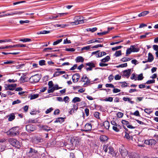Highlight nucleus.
I'll use <instances>...</instances> for the list:
<instances>
[{
    "instance_id": "f257e3e1",
    "label": "nucleus",
    "mask_w": 158,
    "mask_h": 158,
    "mask_svg": "<svg viewBox=\"0 0 158 158\" xmlns=\"http://www.w3.org/2000/svg\"><path fill=\"white\" fill-rule=\"evenodd\" d=\"M19 128L15 127L11 128L7 132V135L11 136H14L19 134Z\"/></svg>"
},
{
    "instance_id": "f03ea898",
    "label": "nucleus",
    "mask_w": 158,
    "mask_h": 158,
    "mask_svg": "<svg viewBox=\"0 0 158 158\" xmlns=\"http://www.w3.org/2000/svg\"><path fill=\"white\" fill-rule=\"evenodd\" d=\"M9 142L12 145L18 148H19L21 147L20 143L16 139L10 138L9 139Z\"/></svg>"
},
{
    "instance_id": "7ed1b4c3",
    "label": "nucleus",
    "mask_w": 158,
    "mask_h": 158,
    "mask_svg": "<svg viewBox=\"0 0 158 158\" xmlns=\"http://www.w3.org/2000/svg\"><path fill=\"white\" fill-rule=\"evenodd\" d=\"M37 153V150L31 148L29 149V151L27 153V155L30 157H33L35 158Z\"/></svg>"
},
{
    "instance_id": "20e7f679",
    "label": "nucleus",
    "mask_w": 158,
    "mask_h": 158,
    "mask_svg": "<svg viewBox=\"0 0 158 158\" xmlns=\"http://www.w3.org/2000/svg\"><path fill=\"white\" fill-rule=\"evenodd\" d=\"M119 151L120 154L123 157H125L128 154V152L125 148L122 146L120 147L119 149Z\"/></svg>"
},
{
    "instance_id": "39448f33",
    "label": "nucleus",
    "mask_w": 158,
    "mask_h": 158,
    "mask_svg": "<svg viewBox=\"0 0 158 158\" xmlns=\"http://www.w3.org/2000/svg\"><path fill=\"white\" fill-rule=\"evenodd\" d=\"M16 86L17 84H16L6 85L5 86V88L6 90H13L15 89Z\"/></svg>"
},
{
    "instance_id": "423d86ee",
    "label": "nucleus",
    "mask_w": 158,
    "mask_h": 158,
    "mask_svg": "<svg viewBox=\"0 0 158 158\" xmlns=\"http://www.w3.org/2000/svg\"><path fill=\"white\" fill-rule=\"evenodd\" d=\"M26 129L27 131L31 132L35 131L36 129V127L35 126L30 124L26 125Z\"/></svg>"
},
{
    "instance_id": "0eeeda50",
    "label": "nucleus",
    "mask_w": 158,
    "mask_h": 158,
    "mask_svg": "<svg viewBox=\"0 0 158 158\" xmlns=\"http://www.w3.org/2000/svg\"><path fill=\"white\" fill-rule=\"evenodd\" d=\"M81 81L85 82L84 84V85L85 86H87L90 83L89 80L88 79L87 77L85 75H84L81 78Z\"/></svg>"
},
{
    "instance_id": "6e6552de",
    "label": "nucleus",
    "mask_w": 158,
    "mask_h": 158,
    "mask_svg": "<svg viewBox=\"0 0 158 158\" xmlns=\"http://www.w3.org/2000/svg\"><path fill=\"white\" fill-rule=\"evenodd\" d=\"M156 143L155 140L153 139L145 140L144 143L149 145H155Z\"/></svg>"
},
{
    "instance_id": "1a4fd4ad",
    "label": "nucleus",
    "mask_w": 158,
    "mask_h": 158,
    "mask_svg": "<svg viewBox=\"0 0 158 158\" xmlns=\"http://www.w3.org/2000/svg\"><path fill=\"white\" fill-rule=\"evenodd\" d=\"M40 79V76L39 74H36L32 76L30 78V80L32 82H37L39 81Z\"/></svg>"
},
{
    "instance_id": "9d476101",
    "label": "nucleus",
    "mask_w": 158,
    "mask_h": 158,
    "mask_svg": "<svg viewBox=\"0 0 158 158\" xmlns=\"http://www.w3.org/2000/svg\"><path fill=\"white\" fill-rule=\"evenodd\" d=\"M86 65L89 66V67L86 69L87 71H91L92 69V68L95 67V65L94 63L91 62L88 63L86 64Z\"/></svg>"
},
{
    "instance_id": "9b49d317",
    "label": "nucleus",
    "mask_w": 158,
    "mask_h": 158,
    "mask_svg": "<svg viewBox=\"0 0 158 158\" xmlns=\"http://www.w3.org/2000/svg\"><path fill=\"white\" fill-rule=\"evenodd\" d=\"M125 135L124 137L128 140H132L134 137L135 136V135H132L131 134V133H128L127 132H125Z\"/></svg>"
},
{
    "instance_id": "f8f14e48",
    "label": "nucleus",
    "mask_w": 158,
    "mask_h": 158,
    "mask_svg": "<svg viewBox=\"0 0 158 158\" xmlns=\"http://www.w3.org/2000/svg\"><path fill=\"white\" fill-rule=\"evenodd\" d=\"M80 77V76L78 73H76L74 74L72 77L73 82L74 83L77 82L78 81Z\"/></svg>"
},
{
    "instance_id": "ddd939ff",
    "label": "nucleus",
    "mask_w": 158,
    "mask_h": 158,
    "mask_svg": "<svg viewBox=\"0 0 158 158\" xmlns=\"http://www.w3.org/2000/svg\"><path fill=\"white\" fill-rule=\"evenodd\" d=\"M92 129V125L90 123H86L85 126V129L83 131L85 132L90 131Z\"/></svg>"
},
{
    "instance_id": "4468645a",
    "label": "nucleus",
    "mask_w": 158,
    "mask_h": 158,
    "mask_svg": "<svg viewBox=\"0 0 158 158\" xmlns=\"http://www.w3.org/2000/svg\"><path fill=\"white\" fill-rule=\"evenodd\" d=\"M131 71V69H128V70H125L123 71V75L124 76L128 78L130 75Z\"/></svg>"
},
{
    "instance_id": "2eb2a0df",
    "label": "nucleus",
    "mask_w": 158,
    "mask_h": 158,
    "mask_svg": "<svg viewBox=\"0 0 158 158\" xmlns=\"http://www.w3.org/2000/svg\"><path fill=\"white\" fill-rule=\"evenodd\" d=\"M129 158H140L139 154L134 153H132L128 154Z\"/></svg>"
},
{
    "instance_id": "dca6fc26",
    "label": "nucleus",
    "mask_w": 158,
    "mask_h": 158,
    "mask_svg": "<svg viewBox=\"0 0 158 158\" xmlns=\"http://www.w3.org/2000/svg\"><path fill=\"white\" fill-rule=\"evenodd\" d=\"M77 63L83 62L84 60V58L81 56H78L77 57L75 60Z\"/></svg>"
},
{
    "instance_id": "f3484780",
    "label": "nucleus",
    "mask_w": 158,
    "mask_h": 158,
    "mask_svg": "<svg viewBox=\"0 0 158 158\" xmlns=\"http://www.w3.org/2000/svg\"><path fill=\"white\" fill-rule=\"evenodd\" d=\"M130 47L132 52H137L139 50V49L138 48L136 47L135 45H131L130 46Z\"/></svg>"
},
{
    "instance_id": "a211bd4d",
    "label": "nucleus",
    "mask_w": 158,
    "mask_h": 158,
    "mask_svg": "<svg viewBox=\"0 0 158 158\" xmlns=\"http://www.w3.org/2000/svg\"><path fill=\"white\" fill-rule=\"evenodd\" d=\"M108 152L112 155L113 156H115L116 155L114 151V150L113 148L111 146H109V151Z\"/></svg>"
},
{
    "instance_id": "6ab92c4d",
    "label": "nucleus",
    "mask_w": 158,
    "mask_h": 158,
    "mask_svg": "<svg viewBox=\"0 0 158 158\" xmlns=\"http://www.w3.org/2000/svg\"><path fill=\"white\" fill-rule=\"evenodd\" d=\"M8 117V120L9 121H12L15 119V117L14 114L13 113L11 114Z\"/></svg>"
},
{
    "instance_id": "aec40b11",
    "label": "nucleus",
    "mask_w": 158,
    "mask_h": 158,
    "mask_svg": "<svg viewBox=\"0 0 158 158\" xmlns=\"http://www.w3.org/2000/svg\"><path fill=\"white\" fill-rule=\"evenodd\" d=\"M106 53L105 52H100L99 51L98 53V54L96 55V56L97 57H100L106 55Z\"/></svg>"
},
{
    "instance_id": "412c9836",
    "label": "nucleus",
    "mask_w": 158,
    "mask_h": 158,
    "mask_svg": "<svg viewBox=\"0 0 158 158\" xmlns=\"http://www.w3.org/2000/svg\"><path fill=\"white\" fill-rule=\"evenodd\" d=\"M77 106H76L75 105H74L73 106V108L69 112L70 114H73L75 113V111L77 110Z\"/></svg>"
},
{
    "instance_id": "4be33fe9",
    "label": "nucleus",
    "mask_w": 158,
    "mask_h": 158,
    "mask_svg": "<svg viewBox=\"0 0 158 158\" xmlns=\"http://www.w3.org/2000/svg\"><path fill=\"white\" fill-rule=\"evenodd\" d=\"M103 125L106 129H108L110 127V123L107 121H106L103 122Z\"/></svg>"
},
{
    "instance_id": "5701e85b",
    "label": "nucleus",
    "mask_w": 158,
    "mask_h": 158,
    "mask_svg": "<svg viewBox=\"0 0 158 158\" xmlns=\"http://www.w3.org/2000/svg\"><path fill=\"white\" fill-rule=\"evenodd\" d=\"M100 139L101 141L105 142L107 141L108 138L105 135H102L100 136Z\"/></svg>"
},
{
    "instance_id": "b1692460",
    "label": "nucleus",
    "mask_w": 158,
    "mask_h": 158,
    "mask_svg": "<svg viewBox=\"0 0 158 158\" xmlns=\"http://www.w3.org/2000/svg\"><path fill=\"white\" fill-rule=\"evenodd\" d=\"M110 59V57L109 56H107L101 60V61L102 62L106 63L109 61Z\"/></svg>"
},
{
    "instance_id": "393cba45",
    "label": "nucleus",
    "mask_w": 158,
    "mask_h": 158,
    "mask_svg": "<svg viewBox=\"0 0 158 158\" xmlns=\"http://www.w3.org/2000/svg\"><path fill=\"white\" fill-rule=\"evenodd\" d=\"M41 128L44 130L46 131H48L52 129L50 127L46 125L42 126L41 127Z\"/></svg>"
},
{
    "instance_id": "a878e982",
    "label": "nucleus",
    "mask_w": 158,
    "mask_h": 158,
    "mask_svg": "<svg viewBox=\"0 0 158 158\" xmlns=\"http://www.w3.org/2000/svg\"><path fill=\"white\" fill-rule=\"evenodd\" d=\"M148 61L149 62H151L153 60V57L152 54L150 53H148Z\"/></svg>"
},
{
    "instance_id": "bb28decb",
    "label": "nucleus",
    "mask_w": 158,
    "mask_h": 158,
    "mask_svg": "<svg viewBox=\"0 0 158 158\" xmlns=\"http://www.w3.org/2000/svg\"><path fill=\"white\" fill-rule=\"evenodd\" d=\"M149 13V12L148 11H144L139 14L138 16L139 17L141 16H144L147 14Z\"/></svg>"
},
{
    "instance_id": "cd10ccee",
    "label": "nucleus",
    "mask_w": 158,
    "mask_h": 158,
    "mask_svg": "<svg viewBox=\"0 0 158 158\" xmlns=\"http://www.w3.org/2000/svg\"><path fill=\"white\" fill-rule=\"evenodd\" d=\"M50 31H45L44 30L38 32L37 34H47L50 33Z\"/></svg>"
},
{
    "instance_id": "c85d7f7f",
    "label": "nucleus",
    "mask_w": 158,
    "mask_h": 158,
    "mask_svg": "<svg viewBox=\"0 0 158 158\" xmlns=\"http://www.w3.org/2000/svg\"><path fill=\"white\" fill-rule=\"evenodd\" d=\"M22 13H23V12L21 11H15V12L10 13V16H12L18 14H22Z\"/></svg>"
},
{
    "instance_id": "c756f323",
    "label": "nucleus",
    "mask_w": 158,
    "mask_h": 158,
    "mask_svg": "<svg viewBox=\"0 0 158 158\" xmlns=\"http://www.w3.org/2000/svg\"><path fill=\"white\" fill-rule=\"evenodd\" d=\"M123 100L125 101H128L131 104H133L134 103V102L133 101L131 100V99L129 98L124 97L123 98Z\"/></svg>"
},
{
    "instance_id": "7c9ffc66",
    "label": "nucleus",
    "mask_w": 158,
    "mask_h": 158,
    "mask_svg": "<svg viewBox=\"0 0 158 158\" xmlns=\"http://www.w3.org/2000/svg\"><path fill=\"white\" fill-rule=\"evenodd\" d=\"M81 101V99L79 98L76 97L73 98V99L72 100V102L73 103H75L77 102H80Z\"/></svg>"
},
{
    "instance_id": "2f4dec72",
    "label": "nucleus",
    "mask_w": 158,
    "mask_h": 158,
    "mask_svg": "<svg viewBox=\"0 0 158 158\" xmlns=\"http://www.w3.org/2000/svg\"><path fill=\"white\" fill-rule=\"evenodd\" d=\"M39 94H38L31 95L30 96V99L32 100L35 99L38 97Z\"/></svg>"
},
{
    "instance_id": "473e14b6",
    "label": "nucleus",
    "mask_w": 158,
    "mask_h": 158,
    "mask_svg": "<svg viewBox=\"0 0 158 158\" xmlns=\"http://www.w3.org/2000/svg\"><path fill=\"white\" fill-rule=\"evenodd\" d=\"M102 100L106 102H112L113 100V98L111 97L106 98L103 99Z\"/></svg>"
},
{
    "instance_id": "72a5a7b5",
    "label": "nucleus",
    "mask_w": 158,
    "mask_h": 158,
    "mask_svg": "<svg viewBox=\"0 0 158 158\" xmlns=\"http://www.w3.org/2000/svg\"><path fill=\"white\" fill-rule=\"evenodd\" d=\"M131 58L130 57H123L121 59V60L123 62L131 60Z\"/></svg>"
},
{
    "instance_id": "f704fd0d",
    "label": "nucleus",
    "mask_w": 158,
    "mask_h": 158,
    "mask_svg": "<svg viewBox=\"0 0 158 158\" xmlns=\"http://www.w3.org/2000/svg\"><path fill=\"white\" fill-rule=\"evenodd\" d=\"M121 128V126L119 125V127L117 126H113L112 128L113 130L116 132H118L119 131V129Z\"/></svg>"
},
{
    "instance_id": "c9c22d12",
    "label": "nucleus",
    "mask_w": 158,
    "mask_h": 158,
    "mask_svg": "<svg viewBox=\"0 0 158 158\" xmlns=\"http://www.w3.org/2000/svg\"><path fill=\"white\" fill-rule=\"evenodd\" d=\"M91 48V46L90 45H88L85 47H84L83 48H81V50L83 51L84 50H86L87 51H88Z\"/></svg>"
},
{
    "instance_id": "e433bc0d",
    "label": "nucleus",
    "mask_w": 158,
    "mask_h": 158,
    "mask_svg": "<svg viewBox=\"0 0 158 158\" xmlns=\"http://www.w3.org/2000/svg\"><path fill=\"white\" fill-rule=\"evenodd\" d=\"M19 41H22L23 42H30L31 41V40L29 38H24L23 39H21L19 40Z\"/></svg>"
},
{
    "instance_id": "4c0bfd02",
    "label": "nucleus",
    "mask_w": 158,
    "mask_h": 158,
    "mask_svg": "<svg viewBox=\"0 0 158 158\" xmlns=\"http://www.w3.org/2000/svg\"><path fill=\"white\" fill-rule=\"evenodd\" d=\"M104 40L102 38H98L95 39V42L100 43L102 42Z\"/></svg>"
},
{
    "instance_id": "58836bf2",
    "label": "nucleus",
    "mask_w": 158,
    "mask_h": 158,
    "mask_svg": "<svg viewBox=\"0 0 158 158\" xmlns=\"http://www.w3.org/2000/svg\"><path fill=\"white\" fill-rule=\"evenodd\" d=\"M121 50H119L116 52L114 54V56L116 57H118L121 56Z\"/></svg>"
},
{
    "instance_id": "ea45409f",
    "label": "nucleus",
    "mask_w": 158,
    "mask_h": 158,
    "mask_svg": "<svg viewBox=\"0 0 158 158\" xmlns=\"http://www.w3.org/2000/svg\"><path fill=\"white\" fill-rule=\"evenodd\" d=\"M64 121V118L62 117L58 118L55 121V122L61 123Z\"/></svg>"
},
{
    "instance_id": "a19ab883",
    "label": "nucleus",
    "mask_w": 158,
    "mask_h": 158,
    "mask_svg": "<svg viewBox=\"0 0 158 158\" xmlns=\"http://www.w3.org/2000/svg\"><path fill=\"white\" fill-rule=\"evenodd\" d=\"M143 77L142 73H141L138 75L137 80L138 81H141L142 80L143 78Z\"/></svg>"
},
{
    "instance_id": "79ce46f5",
    "label": "nucleus",
    "mask_w": 158,
    "mask_h": 158,
    "mask_svg": "<svg viewBox=\"0 0 158 158\" xmlns=\"http://www.w3.org/2000/svg\"><path fill=\"white\" fill-rule=\"evenodd\" d=\"M103 149L104 150L105 152H108V149H109V147L107 145H104L103 146Z\"/></svg>"
},
{
    "instance_id": "37998d69",
    "label": "nucleus",
    "mask_w": 158,
    "mask_h": 158,
    "mask_svg": "<svg viewBox=\"0 0 158 158\" xmlns=\"http://www.w3.org/2000/svg\"><path fill=\"white\" fill-rule=\"evenodd\" d=\"M67 26V25L66 24H56L55 25V27H60L61 28H64Z\"/></svg>"
},
{
    "instance_id": "c03bdc74",
    "label": "nucleus",
    "mask_w": 158,
    "mask_h": 158,
    "mask_svg": "<svg viewBox=\"0 0 158 158\" xmlns=\"http://www.w3.org/2000/svg\"><path fill=\"white\" fill-rule=\"evenodd\" d=\"M155 82V80L154 79L153 80H148L146 82V84H150L154 83Z\"/></svg>"
},
{
    "instance_id": "a18cd8bd",
    "label": "nucleus",
    "mask_w": 158,
    "mask_h": 158,
    "mask_svg": "<svg viewBox=\"0 0 158 158\" xmlns=\"http://www.w3.org/2000/svg\"><path fill=\"white\" fill-rule=\"evenodd\" d=\"M62 40V39H60L58 40H57L54 42L53 43V45H56L59 43H60V42H61Z\"/></svg>"
},
{
    "instance_id": "49530a36",
    "label": "nucleus",
    "mask_w": 158,
    "mask_h": 158,
    "mask_svg": "<svg viewBox=\"0 0 158 158\" xmlns=\"http://www.w3.org/2000/svg\"><path fill=\"white\" fill-rule=\"evenodd\" d=\"M131 52H132V51L130 47V48H128L126 52V54L127 56L130 54Z\"/></svg>"
},
{
    "instance_id": "de8ad7c7",
    "label": "nucleus",
    "mask_w": 158,
    "mask_h": 158,
    "mask_svg": "<svg viewBox=\"0 0 158 158\" xmlns=\"http://www.w3.org/2000/svg\"><path fill=\"white\" fill-rule=\"evenodd\" d=\"M122 47V46H116L114 47H113L112 48L111 50L112 51H115L117 50L118 49H120Z\"/></svg>"
},
{
    "instance_id": "09e8293b",
    "label": "nucleus",
    "mask_w": 158,
    "mask_h": 158,
    "mask_svg": "<svg viewBox=\"0 0 158 158\" xmlns=\"http://www.w3.org/2000/svg\"><path fill=\"white\" fill-rule=\"evenodd\" d=\"M39 64L41 66L45 65V61L44 60H41L39 61Z\"/></svg>"
},
{
    "instance_id": "8fccbe9b",
    "label": "nucleus",
    "mask_w": 158,
    "mask_h": 158,
    "mask_svg": "<svg viewBox=\"0 0 158 158\" xmlns=\"http://www.w3.org/2000/svg\"><path fill=\"white\" fill-rule=\"evenodd\" d=\"M14 62V61L11 60H10L9 61H8L6 62H4L3 63L4 64H13Z\"/></svg>"
},
{
    "instance_id": "3c124183",
    "label": "nucleus",
    "mask_w": 158,
    "mask_h": 158,
    "mask_svg": "<svg viewBox=\"0 0 158 158\" xmlns=\"http://www.w3.org/2000/svg\"><path fill=\"white\" fill-rule=\"evenodd\" d=\"M127 66V63H125L120 64V65H118V66H117L116 67L117 68H119V67L123 68V67H126Z\"/></svg>"
},
{
    "instance_id": "603ef678",
    "label": "nucleus",
    "mask_w": 158,
    "mask_h": 158,
    "mask_svg": "<svg viewBox=\"0 0 158 158\" xmlns=\"http://www.w3.org/2000/svg\"><path fill=\"white\" fill-rule=\"evenodd\" d=\"M144 112L149 114H150L152 112L151 109H146L144 110Z\"/></svg>"
},
{
    "instance_id": "864d4df0",
    "label": "nucleus",
    "mask_w": 158,
    "mask_h": 158,
    "mask_svg": "<svg viewBox=\"0 0 158 158\" xmlns=\"http://www.w3.org/2000/svg\"><path fill=\"white\" fill-rule=\"evenodd\" d=\"M55 90V89L53 87H52L51 88H49L48 89V93H52Z\"/></svg>"
},
{
    "instance_id": "5fc2aeb1",
    "label": "nucleus",
    "mask_w": 158,
    "mask_h": 158,
    "mask_svg": "<svg viewBox=\"0 0 158 158\" xmlns=\"http://www.w3.org/2000/svg\"><path fill=\"white\" fill-rule=\"evenodd\" d=\"M111 124L113 125V126H117L118 127H119V125L117 124L115 121H112L111 122Z\"/></svg>"
},
{
    "instance_id": "6e6d98bb",
    "label": "nucleus",
    "mask_w": 158,
    "mask_h": 158,
    "mask_svg": "<svg viewBox=\"0 0 158 158\" xmlns=\"http://www.w3.org/2000/svg\"><path fill=\"white\" fill-rule=\"evenodd\" d=\"M28 122L29 123H37V121L34 119H29L28 120Z\"/></svg>"
},
{
    "instance_id": "4d7b16f0",
    "label": "nucleus",
    "mask_w": 158,
    "mask_h": 158,
    "mask_svg": "<svg viewBox=\"0 0 158 158\" xmlns=\"http://www.w3.org/2000/svg\"><path fill=\"white\" fill-rule=\"evenodd\" d=\"M122 85L121 86L122 87L124 88L128 86L127 83L126 82H121Z\"/></svg>"
},
{
    "instance_id": "13d9d810",
    "label": "nucleus",
    "mask_w": 158,
    "mask_h": 158,
    "mask_svg": "<svg viewBox=\"0 0 158 158\" xmlns=\"http://www.w3.org/2000/svg\"><path fill=\"white\" fill-rule=\"evenodd\" d=\"M53 110V109L52 107H51L49 109H48L45 111V113L46 114H48L51 112Z\"/></svg>"
},
{
    "instance_id": "bf43d9fd",
    "label": "nucleus",
    "mask_w": 158,
    "mask_h": 158,
    "mask_svg": "<svg viewBox=\"0 0 158 158\" xmlns=\"http://www.w3.org/2000/svg\"><path fill=\"white\" fill-rule=\"evenodd\" d=\"M99 114L100 113L98 112H96L94 113V116L97 118H99Z\"/></svg>"
},
{
    "instance_id": "052dcab7",
    "label": "nucleus",
    "mask_w": 158,
    "mask_h": 158,
    "mask_svg": "<svg viewBox=\"0 0 158 158\" xmlns=\"http://www.w3.org/2000/svg\"><path fill=\"white\" fill-rule=\"evenodd\" d=\"M122 123L123 124L126 125L127 126V125H128L129 124V122L128 121L125 120H122Z\"/></svg>"
},
{
    "instance_id": "680f3d73",
    "label": "nucleus",
    "mask_w": 158,
    "mask_h": 158,
    "mask_svg": "<svg viewBox=\"0 0 158 158\" xmlns=\"http://www.w3.org/2000/svg\"><path fill=\"white\" fill-rule=\"evenodd\" d=\"M48 88L53 87V84L52 81H50L48 82Z\"/></svg>"
},
{
    "instance_id": "e2e57ef3",
    "label": "nucleus",
    "mask_w": 158,
    "mask_h": 158,
    "mask_svg": "<svg viewBox=\"0 0 158 158\" xmlns=\"http://www.w3.org/2000/svg\"><path fill=\"white\" fill-rule=\"evenodd\" d=\"M106 87L114 88V86L112 84H107L106 85Z\"/></svg>"
},
{
    "instance_id": "0e129e2a",
    "label": "nucleus",
    "mask_w": 158,
    "mask_h": 158,
    "mask_svg": "<svg viewBox=\"0 0 158 158\" xmlns=\"http://www.w3.org/2000/svg\"><path fill=\"white\" fill-rule=\"evenodd\" d=\"M69 98L68 96H66L64 97L63 99V101L65 103L68 102H69Z\"/></svg>"
},
{
    "instance_id": "69168bd1",
    "label": "nucleus",
    "mask_w": 158,
    "mask_h": 158,
    "mask_svg": "<svg viewBox=\"0 0 158 158\" xmlns=\"http://www.w3.org/2000/svg\"><path fill=\"white\" fill-rule=\"evenodd\" d=\"M131 79L132 80H134L135 81L137 80V77L134 74H132V76L131 77Z\"/></svg>"
},
{
    "instance_id": "338daca9",
    "label": "nucleus",
    "mask_w": 158,
    "mask_h": 158,
    "mask_svg": "<svg viewBox=\"0 0 158 158\" xmlns=\"http://www.w3.org/2000/svg\"><path fill=\"white\" fill-rule=\"evenodd\" d=\"M123 113L121 112H119L117 113V116L118 117L120 118L123 117Z\"/></svg>"
},
{
    "instance_id": "774afa93",
    "label": "nucleus",
    "mask_w": 158,
    "mask_h": 158,
    "mask_svg": "<svg viewBox=\"0 0 158 158\" xmlns=\"http://www.w3.org/2000/svg\"><path fill=\"white\" fill-rule=\"evenodd\" d=\"M49 156L46 155L44 153L42 154L40 158H48Z\"/></svg>"
}]
</instances>
